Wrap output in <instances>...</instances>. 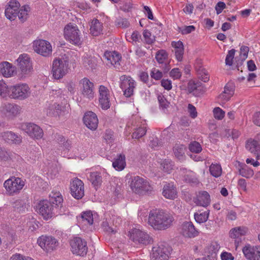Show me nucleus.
Here are the masks:
<instances>
[{
    "instance_id": "f257e3e1",
    "label": "nucleus",
    "mask_w": 260,
    "mask_h": 260,
    "mask_svg": "<svg viewBox=\"0 0 260 260\" xmlns=\"http://www.w3.org/2000/svg\"><path fill=\"white\" fill-rule=\"evenodd\" d=\"M63 198L59 191H52L49 195V200L40 201L38 204L39 213L44 219L51 218L55 214V210L62 206Z\"/></svg>"
},
{
    "instance_id": "f03ea898",
    "label": "nucleus",
    "mask_w": 260,
    "mask_h": 260,
    "mask_svg": "<svg viewBox=\"0 0 260 260\" xmlns=\"http://www.w3.org/2000/svg\"><path fill=\"white\" fill-rule=\"evenodd\" d=\"M174 220L173 215L162 209L151 210L149 213L148 223L155 230H164L169 228Z\"/></svg>"
},
{
    "instance_id": "7ed1b4c3",
    "label": "nucleus",
    "mask_w": 260,
    "mask_h": 260,
    "mask_svg": "<svg viewBox=\"0 0 260 260\" xmlns=\"http://www.w3.org/2000/svg\"><path fill=\"white\" fill-rule=\"evenodd\" d=\"M128 183L130 188L136 194L144 195L150 193L153 190V187L149 182L139 176L131 177Z\"/></svg>"
},
{
    "instance_id": "20e7f679",
    "label": "nucleus",
    "mask_w": 260,
    "mask_h": 260,
    "mask_svg": "<svg viewBox=\"0 0 260 260\" xmlns=\"http://www.w3.org/2000/svg\"><path fill=\"white\" fill-rule=\"evenodd\" d=\"M25 184V181L22 178L14 176H11L3 184L6 194L8 196L18 195L22 190Z\"/></svg>"
},
{
    "instance_id": "39448f33",
    "label": "nucleus",
    "mask_w": 260,
    "mask_h": 260,
    "mask_svg": "<svg viewBox=\"0 0 260 260\" xmlns=\"http://www.w3.org/2000/svg\"><path fill=\"white\" fill-rule=\"evenodd\" d=\"M69 60L67 57L56 58L53 61L52 74L55 79H60L68 72Z\"/></svg>"
},
{
    "instance_id": "423d86ee",
    "label": "nucleus",
    "mask_w": 260,
    "mask_h": 260,
    "mask_svg": "<svg viewBox=\"0 0 260 260\" xmlns=\"http://www.w3.org/2000/svg\"><path fill=\"white\" fill-rule=\"evenodd\" d=\"M79 95L83 99L92 100L94 96V85L88 78L84 77L79 81Z\"/></svg>"
},
{
    "instance_id": "0eeeda50",
    "label": "nucleus",
    "mask_w": 260,
    "mask_h": 260,
    "mask_svg": "<svg viewBox=\"0 0 260 260\" xmlns=\"http://www.w3.org/2000/svg\"><path fill=\"white\" fill-rule=\"evenodd\" d=\"M64 36L70 43L80 46L82 44V37L78 26L75 24H68L64 28Z\"/></svg>"
},
{
    "instance_id": "6e6552de",
    "label": "nucleus",
    "mask_w": 260,
    "mask_h": 260,
    "mask_svg": "<svg viewBox=\"0 0 260 260\" xmlns=\"http://www.w3.org/2000/svg\"><path fill=\"white\" fill-rule=\"evenodd\" d=\"M129 239L137 244L146 245L151 243L152 238L145 232L138 229H133L129 231Z\"/></svg>"
},
{
    "instance_id": "1a4fd4ad",
    "label": "nucleus",
    "mask_w": 260,
    "mask_h": 260,
    "mask_svg": "<svg viewBox=\"0 0 260 260\" xmlns=\"http://www.w3.org/2000/svg\"><path fill=\"white\" fill-rule=\"evenodd\" d=\"M11 93L10 97L14 99L24 100L28 98L30 94L29 86L25 83L18 84L10 88Z\"/></svg>"
},
{
    "instance_id": "9d476101",
    "label": "nucleus",
    "mask_w": 260,
    "mask_h": 260,
    "mask_svg": "<svg viewBox=\"0 0 260 260\" xmlns=\"http://www.w3.org/2000/svg\"><path fill=\"white\" fill-rule=\"evenodd\" d=\"M136 86V81L131 76L124 75L120 77V87L125 97L129 98L134 94Z\"/></svg>"
},
{
    "instance_id": "9b49d317",
    "label": "nucleus",
    "mask_w": 260,
    "mask_h": 260,
    "mask_svg": "<svg viewBox=\"0 0 260 260\" xmlns=\"http://www.w3.org/2000/svg\"><path fill=\"white\" fill-rule=\"evenodd\" d=\"M70 245L72 252L77 255L83 256L87 252V242L81 238H73L70 241Z\"/></svg>"
},
{
    "instance_id": "f8f14e48",
    "label": "nucleus",
    "mask_w": 260,
    "mask_h": 260,
    "mask_svg": "<svg viewBox=\"0 0 260 260\" xmlns=\"http://www.w3.org/2000/svg\"><path fill=\"white\" fill-rule=\"evenodd\" d=\"M37 243L44 251L47 252L55 250L58 245L57 240L51 236H40L37 240Z\"/></svg>"
},
{
    "instance_id": "ddd939ff",
    "label": "nucleus",
    "mask_w": 260,
    "mask_h": 260,
    "mask_svg": "<svg viewBox=\"0 0 260 260\" xmlns=\"http://www.w3.org/2000/svg\"><path fill=\"white\" fill-rule=\"evenodd\" d=\"M33 48L36 52L43 56H48L52 53V46L45 40H37L33 42Z\"/></svg>"
},
{
    "instance_id": "4468645a",
    "label": "nucleus",
    "mask_w": 260,
    "mask_h": 260,
    "mask_svg": "<svg viewBox=\"0 0 260 260\" xmlns=\"http://www.w3.org/2000/svg\"><path fill=\"white\" fill-rule=\"evenodd\" d=\"M21 129L27 133L29 136L37 139L43 137V132L40 127L33 123H24L21 124Z\"/></svg>"
},
{
    "instance_id": "2eb2a0df",
    "label": "nucleus",
    "mask_w": 260,
    "mask_h": 260,
    "mask_svg": "<svg viewBox=\"0 0 260 260\" xmlns=\"http://www.w3.org/2000/svg\"><path fill=\"white\" fill-rule=\"evenodd\" d=\"M70 190L72 196L74 198L81 199L84 195V183L77 178L73 179L71 182Z\"/></svg>"
},
{
    "instance_id": "dca6fc26",
    "label": "nucleus",
    "mask_w": 260,
    "mask_h": 260,
    "mask_svg": "<svg viewBox=\"0 0 260 260\" xmlns=\"http://www.w3.org/2000/svg\"><path fill=\"white\" fill-rule=\"evenodd\" d=\"M235 86L233 82H228L224 87L223 91L218 95V101L220 104H224L234 94Z\"/></svg>"
},
{
    "instance_id": "f3484780",
    "label": "nucleus",
    "mask_w": 260,
    "mask_h": 260,
    "mask_svg": "<svg viewBox=\"0 0 260 260\" xmlns=\"http://www.w3.org/2000/svg\"><path fill=\"white\" fill-rule=\"evenodd\" d=\"M245 148L255 156L256 160L260 159V142L256 139V135L254 138H250L246 141Z\"/></svg>"
},
{
    "instance_id": "a211bd4d",
    "label": "nucleus",
    "mask_w": 260,
    "mask_h": 260,
    "mask_svg": "<svg viewBox=\"0 0 260 260\" xmlns=\"http://www.w3.org/2000/svg\"><path fill=\"white\" fill-rule=\"evenodd\" d=\"M151 260H168L169 255L166 248L163 245L153 247L151 253Z\"/></svg>"
},
{
    "instance_id": "6ab92c4d",
    "label": "nucleus",
    "mask_w": 260,
    "mask_h": 260,
    "mask_svg": "<svg viewBox=\"0 0 260 260\" xmlns=\"http://www.w3.org/2000/svg\"><path fill=\"white\" fill-rule=\"evenodd\" d=\"M20 5L16 0H11L8 3L5 10V16L10 20H14L18 14Z\"/></svg>"
},
{
    "instance_id": "aec40b11",
    "label": "nucleus",
    "mask_w": 260,
    "mask_h": 260,
    "mask_svg": "<svg viewBox=\"0 0 260 260\" xmlns=\"http://www.w3.org/2000/svg\"><path fill=\"white\" fill-rule=\"evenodd\" d=\"M244 256L248 260H260V247H251L249 244L245 245L242 249Z\"/></svg>"
},
{
    "instance_id": "412c9836",
    "label": "nucleus",
    "mask_w": 260,
    "mask_h": 260,
    "mask_svg": "<svg viewBox=\"0 0 260 260\" xmlns=\"http://www.w3.org/2000/svg\"><path fill=\"white\" fill-rule=\"evenodd\" d=\"M181 233L185 237L190 238L197 237L199 232L191 221L183 222L181 225Z\"/></svg>"
},
{
    "instance_id": "4be33fe9",
    "label": "nucleus",
    "mask_w": 260,
    "mask_h": 260,
    "mask_svg": "<svg viewBox=\"0 0 260 260\" xmlns=\"http://www.w3.org/2000/svg\"><path fill=\"white\" fill-rule=\"evenodd\" d=\"M84 124L92 131L95 130L98 125L99 120L96 115L91 111H88L85 113L83 118Z\"/></svg>"
},
{
    "instance_id": "5701e85b",
    "label": "nucleus",
    "mask_w": 260,
    "mask_h": 260,
    "mask_svg": "<svg viewBox=\"0 0 260 260\" xmlns=\"http://www.w3.org/2000/svg\"><path fill=\"white\" fill-rule=\"evenodd\" d=\"M17 61L19 68L21 69L23 74H28L32 70V68L30 57L27 54H21L17 59Z\"/></svg>"
},
{
    "instance_id": "b1692460",
    "label": "nucleus",
    "mask_w": 260,
    "mask_h": 260,
    "mask_svg": "<svg viewBox=\"0 0 260 260\" xmlns=\"http://www.w3.org/2000/svg\"><path fill=\"white\" fill-rule=\"evenodd\" d=\"M99 103L103 109L107 110L110 107L109 94L108 88L100 85L99 87Z\"/></svg>"
},
{
    "instance_id": "393cba45",
    "label": "nucleus",
    "mask_w": 260,
    "mask_h": 260,
    "mask_svg": "<svg viewBox=\"0 0 260 260\" xmlns=\"http://www.w3.org/2000/svg\"><path fill=\"white\" fill-rule=\"evenodd\" d=\"M193 202L197 206L207 207L211 202L210 194L206 191H200L196 197L193 198Z\"/></svg>"
},
{
    "instance_id": "a878e982",
    "label": "nucleus",
    "mask_w": 260,
    "mask_h": 260,
    "mask_svg": "<svg viewBox=\"0 0 260 260\" xmlns=\"http://www.w3.org/2000/svg\"><path fill=\"white\" fill-rule=\"evenodd\" d=\"M162 194L168 199L174 200L177 197V191L176 186L172 182L166 183L163 187Z\"/></svg>"
},
{
    "instance_id": "bb28decb",
    "label": "nucleus",
    "mask_w": 260,
    "mask_h": 260,
    "mask_svg": "<svg viewBox=\"0 0 260 260\" xmlns=\"http://www.w3.org/2000/svg\"><path fill=\"white\" fill-rule=\"evenodd\" d=\"M104 57L107 61V64H110L115 68L119 66L121 56L117 52L106 51L104 53Z\"/></svg>"
},
{
    "instance_id": "cd10ccee",
    "label": "nucleus",
    "mask_w": 260,
    "mask_h": 260,
    "mask_svg": "<svg viewBox=\"0 0 260 260\" xmlns=\"http://www.w3.org/2000/svg\"><path fill=\"white\" fill-rule=\"evenodd\" d=\"M180 172L182 175H183L185 182L192 184H197L199 183L198 176L194 172L187 170L185 168H181Z\"/></svg>"
},
{
    "instance_id": "c85d7f7f",
    "label": "nucleus",
    "mask_w": 260,
    "mask_h": 260,
    "mask_svg": "<svg viewBox=\"0 0 260 260\" xmlns=\"http://www.w3.org/2000/svg\"><path fill=\"white\" fill-rule=\"evenodd\" d=\"M3 139L7 142L11 144H19L21 142L22 138L11 131L4 132L2 134Z\"/></svg>"
},
{
    "instance_id": "c756f323",
    "label": "nucleus",
    "mask_w": 260,
    "mask_h": 260,
    "mask_svg": "<svg viewBox=\"0 0 260 260\" xmlns=\"http://www.w3.org/2000/svg\"><path fill=\"white\" fill-rule=\"evenodd\" d=\"M236 168L238 170L239 175L243 177L250 178L254 175L253 170L244 163L237 161Z\"/></svg>"
},
{
    "instance_id": "7c9ffc66",
    "label": "nucleus",
    "mask_w": 260,
    "mask_h": 260,
    "mask_svg": "<svg viewBox=\"0 0 260 260\" xmlns=\"http://www.w3.org/2000/svg\"><path fill=\"white\" fill-rule=\"evenodd\" d=\"M168 54L165 50H158L155 55V59L159 63L165 64L164 71L167 72L170 69L169 62H167Z\"/></svg>"
},
{
    "instance_id": "2f4dec72",
    "label": "nucleus",
    "mask_w": 260,
    "mask_h": 260,
    "mask_svg": "<svg viewBox=\"0 0 260 260\" xmlns=\"http://www.w3.org/2000/svg\"><path fill=\"white\" fill-rule=\"evenodd\" d=\"M2 111L8 116H15L19 113L20 107L15 104L5 103L2 106Z\"/></svg>"
},
{
    "instance_id": "473e14b6",
    "label": "nucleus",
    "mask_w": 260,
    "mask_h": 260,
    "mask_svg": "<svg viewBox=\"0 0 260 260\" xmlns=\"http://www.w3.org/2000/svg\"><path fill=\"white\" fill-rule=\"evenodd\" d=\"M0 72L5 77H10L15 73V68L7 61L0 63Z\"/></svg>"
},
{
    "instance_id": "72a5a7b5",
    "label": "nucleus",
    "mask_w": 260,
    "mask_h": 260,
    "mask_svg": "<svg viewBox=\"0 0 260 260\" xmlns=\"http://www.w3.org/2000/svg\"><path fill=\"white\" fill-rule=\"evenodd\" d=\"M113 167L118 171H121L126 167L125 155L119 154L115 158L112 162Z\"/></svg>"
},
{
    "instance_id": "f704fd0d",
    "label": "nucleus",
    "mask_w": 260,
    "mask_h": 260,
    "mask_svg": "<svg viewBox=\"0 0 260 260\" xmlns=\"http://www.w3.org/2000/svg\"><path fill=\"white\" fill-rule=\"evenodd\" d=\"M103 24L97 19H94L91 21L90 26V33L92 36H98L101 34L103 30Z\"/></svg>"
},
{
    "instance_id": "c9c22d12",
    "label": "nucleus",
    "mask_w": 260,
    "mask_h": 260,
    "mask_svg": "<svg viewBox=\"0 0 260 260\" xmlns=\"http://www.w3.org/2000/svg\"><path fill=\"white\" fill-rule=\"evenodd\" d=\"M94 216L91 211L82 212L81 213V222L85 225H91L93 223Z\"/></svg>"
},
{
    "instance_id": "e433bc0d",
    "label": "nucleus",
    "mask_w": 260,
    "mask_h": 260,
    "mask_svg": "<svg viewBox=\"0 0 260 260\" xmlns=\"http://www.w3.org/2000/svg\"><path fill=\"white\" fill-rule=\"evenodd\" d=\"M247 232V228L245 227H236L230 231V235L232 238L238 239L240 237L244 236Z\"/></svg>"
},
{
    "instance_id": "4c0bfd02",
    "label": "nucleus",
    "mask_w": 260,
    "mask_h": 260,
    "mask_svg": "<svg viewBox=\"0 0 260 260\" xmlns=\"http://www.w3.org/2000/svg\"><path fill=\"white\" fill-rule=\"evenodd\" d=\"M160 165L163 171L168 174H170L171 173L174 166L173 162L169 159L162 160Z\"/></svg>"
},
{
    "instance_id": "58836bf2",
    "label": "nucleus",
    "mask_w": 260,
    "mask_h": 260,
    "mask_svg": "<svg viewBox=\"0 0 260 260\" xmlns=\"http://www.w3.org/2000/svg\"><path fill=\"white\" fill-rule=\"evenodd\" d=\"M220 248V245L216 242H212L205 249V252L208 256L216 255Z\"/></svg>"
},
{
    "instance_id": "ea45409f",
    "label": "nucleus",
    "mask_w": 260,
    "mask_h": 260,
    "mask_svg": "<svg viewBox=\"0 0 260 260\" xmlns=\"http://www.w3.org/2000/svg\"><path fill=\"white\" fill-rule=\"evenodd\" d=\"M30 10V7L28 6L25 5L19 11H18L17 16L21 22H23L26 20Z\"/></svg>"
},
{
    "instance_id": "a19ab883",
    "label": "nucleus",
    "mask_w": 260,
    "mask_h": 260,
    "mask_svg": "<svg viewBox=\"0 0 260 260\" xmlns=\"http://www.w3.org/2000/svg\"><path fill=\"white\" fill-rule=\"evenodd\" d=\"M209 171L212 176L217 178L222 174V168L220 164H212L209 167Z\"/></svg>"
},
{
    "instance_id": "79ce46f5",
    "label": "nucleus",
    "mask_w": 260,
    "mask_h": 260,
    "mask_svg": "<svg viewBox=\"0 0 260 260\" xmlns=\"http://www.w3.org/2000/svg\"><path fill=\"white\" fill-rule=\"evenodd\" d=\"M89 179L95 187L100 185L102 182V177L98 172L90 173Z\"/></svg>"
},
{
    "instance_id": "37998d69",
    "label": "nucleus",
    "mask_w": 260,
    "mask_h": 260,
    "mask_svg": "<svg viewBox=\"0 0 260 260\" xmlns=\"http://www.w3.org/2000/svg\"><path fill=\"white\" fill-rule=\"evenodd\" d=\"M209 210H207L200 213H195L194 214V219L199 223L205 222L209 218Z\"/></svg>"
},
{
    "instance_id": "c03bdc74",
    "label": "nucleus",
    "mask_w": 260,
    "mask_h": 260,
    "mask_svg": "<svg viewBox=\"0 0 260 260\" xmlns=\"http://www.w3.org/2000/svg\"><path fill=\"white\" fill-rule=\"evenodd\" d=\"M61 105L54 104L49 107L47 113L49 115L58 116L61 113Z\"/></svg>"
},
{
    "instance_id": "a18cd8bd",
    "label": "nucleus",
    "mask_w": 260,
    "mask_h": 260,
    "mask_svg": "<svg viewBox=\"0 0 260 260\" xmlns=\"http://www.w3.org/2000/svg\"><path fill=\"white\" fill-rule=\"evenodd\" d=\"M201 83L198 81L190 80L187 83V90L189 93H193L200 88Z\"/></svg>"
},
{
    "instance_id": "49530a36",
    "label": "nucleus",
    "mask_w": 260,
    "mask_h": 260,
    "mask_svg": "<svg viewBox=\"0 0 260 260\" xmlns=\"http://www.w3.org/2000/svg\"><path fill=\"white\" fill-rule=\"evenodd\" d=\"M196 69L200 76L201 79L204 82H206L209 80V76L207 71L202 67H196Z\"/></svg>"
},
{
    "instance_id": "de8ad7c7",
    "label": "nucleus",
    "mask_w": 260,
    "mask_h": 260,
    "mask_svg": "<svg viewBox=\"0 0 260 260\" xmlns=\"http://www.w3.org/2000/svg\"><path fill=\"white\" fill-rule=\"evenodd\" d=\"M146 133V127L143 125V126L136 128L132 134L133 139H139L144 136Z\"/></svg>"
},
{
    "instance_id": "09e8293b",
    "label": "nucleus",
    "mask_w": 260,
    "mask_h": 260,
    "mask_svg": "<svg viewBox=\"0 0 260 260\" xmlns=\"http://www.w3.org/2000/svg\"><path fill=\"white\" fill-rule=\"evenodd\" d=\"M83 64L87 69H94L96 63L95 59L91 57H86L83 58Z\"/></svg>"
},
{
    "instance_id": "8fccbe9b",
    "label": "nucleus",
    "mask_w": 260,
    "mask_h": 260,
    "mask_svg": "<svg viewBox=\"0 0 260 260\" xmlns=\"http://www.w3.org/2000/svg\"><path fill=\"white\" fill-rule=\"evenodd\" d=\"M115 24L120 27L127 28L129 26V23L127 19L119 16L115 21Z\"/></svg>"
},
{
    "instance_id": "3c124183",
    "label": "nucleus",
    "mask_w": 260,
    "mask_h": 260,
    "mask_svg": "<svg viewBox=\"0 0 260 260\" xmlns=\"http://www.w3.org/2000/svg\"><path fill=\"white\" fill-rule=\"evenodd\" d=\"M189 150L196 153H199L202 150V148L200 144L197 141H193L189 145Z\"/></svg>"
},
{
    "instance_id": "603ef678",
    "label": "nucleus",
    "mask_w": 260,
    "mask_h": 260,
    "mask_svg": "<svg viewBox=\"0 0 260 260\" xmlns=\"http://www.w3.org/2000/svg\"><path fill=\"white\" fill-rule=\"evenodd\" d=\"M184 146L183 145L176 144L174 147L173 151L175 156L180 158L184 154Z\"/></svg>"
},
{
    "instance_id": "864d4df0",
    "label": "nucleus",
    "mask_w": 260,
    "mask_h": 260,
    "mask_svg": "<svg viewBox=\"0 0 260 260\" xmlns=\"http://www.w3.org/2000/svg\"><path fill=\"white\" fill-rule=\"evenodd\" d=\"M157 99L159 102V107L162 110L166 109L169 107L170 103L167 100L164 95L161 94L158 95Z\"/></svg>"
},
{
    "instance_id": "5fc2aeb1",
    "label": "nucleus",
    "mask_w": 260,
    "mask_h": 260,
    "mask_svg": "<svg viewBox=\"0 0 260 260\" xmlns=\"http://www.w3.org/2000/svg\"><path fill=\"white\" fill-rule=\"evenodd\" d=\"M195 30L196 27L193 25L184 26L183 27H178V31L183 35L190 34Z\"/></svg>"
},
{
    "instance_id": "6e6d98bb",
    "label": "nucleus",
    "mask_w": 260,
    "mask_h": 260,
    "mask_svg": "<svg viewBox=\"0 0 260 260\" xmlns=\"http://www.w3.org/2000/svg\"><path fill=\"white\" fill-rule=\"evenodd\" d=\"M235 52L236 51L234 49H232L228 51L225 60L226 65L231 66L233 64Z\"/></svg>"
},
{
    "instance_id": "4d7b16f0",
    "label": "nucleus",
    "mask_w": 260,
    "mask_h": 260,
    "mask_svg": "<svg viewBox=\"0 0 260 260\" xmlns=\"http://www.w3.org/2000/svg\"><path fill=\"white\" fill-rule=\"evenodd\" d=\"M214 117L218 120H221L224 116V112L219 107L215 108L213 110Z\"/></svg>"
},
{
    "instance_id": "13d9d810",
    "label": "nucleus",
    "mask_w": 260,
    "mask_h": 260,
    "mask_svg": "<svg viewBox=\"0 0 260 260\" xmlns=\"http://www.w3.org/2000/svg\"><path fill=\"white\" fill-rule=\"evenodd\" d=\"M249 50V47L247 46H242L241 47L240 51V59L242 61L245 60L247 58Z\"/></svg>"
},
{
    "instance_id": "bf43d9fd",
    "label": "nucleus",
    "mask_w": 260,
    "mask_h": 260,
    "mask_svg": "<svg viewBox=\"0 0 260 260\" xmlns=\"http://www.w3.org/2000/svg\"><path fill=\"white\" fill-rule=\"evenodd\" d=\"M151 77L155 80H159L163 76L162 73L155 68L152 69L150 73Z\"/></svg>"
},
{
    "instance_id": "052dcab7",
    "label": "nucleus",
    "mask_w": 260,
    "mask_h": 260,
    "mask_svg": "<svg viewBox=\"0 0 260 260\" xmlns=\"http://www.w3.org/2000/svg\"><path fill=\"white\" fill-rule=\"evenodd\" d=\"M181 76L182 73L178 68H174L170 72V76L174 80L179 79Z\"/></svg>"
},
{
    "instance_id": "680f3d73",
    "label": "nucleus",
    "mask_w": 260,
    "mask_h": 260,
    "mask_svg": "<svg viewBox=\"0 0 260 260\" xmlns=\"http://www.w3.org/2000/svg\"><path fill=\"white\" fill-rule=\"evenodd\" d=\"M143 37L145 39V41L147 44H151L153 43L154 39L151 37V32L148 30H144L143 32Z\"/></svg>"
},
{
    "instance_id": "e2e57ef3",
    "label": "nucleus",
    "mask_w": 260,
    "mask_h": 260,
    "mask_svg": "<svg viewBox=\"0 0 260 260\" xmlns=\"http://www.w3.org/2000/svg\"><path fill=\"white\" fill-rule=\"evenodd\" d=\"M102 228L103 230L109 233H115L116 231L109 225V223L107 220L104 221L102 224Z\"/></svg>"
},
{
    "instance_id": "0e129e2a",
    "label": "nucleus",
    "mask_w": 260,
    "mask_h": 260,
    "mask_svg": "<svg viewBox=\"0 0 260 260\" xmlns=\"http://www.w3.org/2000/svg\"><path fill=\"white\" fill-rule=\"evenodd\" d=\"M104 138L107 143H111L113 141V132L111 130H106L104 135Z\"/></svg>"
},
{
    "instance_id": "69168bd1",
    "label": "nucleus",
    "mask_w": 260,
    "mask_h": 260,
    "mask_svg": "<svg viewBox=\"0 0 260 260\" xmlns=\"http://www.w3.org/2000/svg\"><path fill=\"white\" fill-rule=\"evenodd\" d=\"M188 112L191 118H195L197 117L198 113L196 107L193 105L191 104L188 105Z\"/></svg>"
},
{
    "instance_id": "338daca9",
    "label": "nucleus",
    "mask_w": 260,
    "mask_h": 260,
    "mask_svg": "<svg viewBox=\"0 0 260 260\" xmlns=\"http://www.w3.org/2000/svg\"><path fill=\"white\" fill-rule=\"evenodd\" d=\"M10 260H34L32 258L20 254H15L11 257Z\"/></svg>"
},
{
    "instance_id": "774afa93",
    "label": "nucleus",
    "mask_w": 260,
    "mask_h": 260,
    "mask_svg": "<svg viewBox=\"0 0 260 260\" xmlns=\"http://www.w3.org/2000/svg\"><path fill=\"white\" fill-rule=\"evenodd\" d=\"M161 85L167 90H170L172 88V81L169 79H162L161 81Z\"/></svg>"
}]
</instances>
